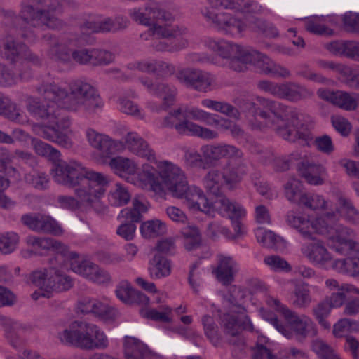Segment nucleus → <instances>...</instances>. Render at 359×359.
Instances as JSON below:
<instances>
[{"mask_svg": "<svg viewBox=\"0 0 359 359\" xmlns=\"http://www.w3.org/2000/svg\"><path fill=\"white\" fill-rule=\"evenodd\" d=\"M236 104L245 113L248 126L253 130L273 128L285 140H299L306 145L313 139L307 128H298L301 114L295 107L261 96L256 97V102L240 99Z\"/></svg>", "mask_w": 359, "mask_h": 359, "instance_id": "nucleus-1", "label": "nucleus"}, {"mask_svg": "<svg viewBox=\"0 0 359 359\" xmlns=\"http://www.w3.org/2000/svg\"><path fill=\"white\" fill-rule=\"evenodd\" d=\"M200 151L203 154V169L215 165L222 158L229 161L224 165L210 168L203 176L202 184L205 190L219 196L224 188L233 190L241 183L247 173V168L243 161V153L234 145L225 143L202 145Z\"/></svg>", "mask_w": 359, "mask_h": 359, "instance_id": "nucleus-2", "label": "nucleus"}, {"mask_svg": "<svg viewBox=\"0 0 359 359\" xmlns=\"http://www.w3.org/2000/svg\"><path fill=\"white\" fill-rule=\"evenodd\" d=\"M56 182L74 189L78 199L69 196H59L57 202L62 208L76 210L80 205H92L106 191L108 180L101 172L86 170L76 161L60 162L54 169Z\"/></svg>", "mask_w": 359, "mask_h": 359, "instance_id": "nucleus-3", "label": "nucleus"}, {"mask_svg": "<svg viewBox=\"0 0 359 359\" xmlns=\"http://www.w3.org/2000/svg\"><path fill=\"white\" fill-rule=\"evenodd\" d=\"M339 218L337 213L327 212L310 220L306 217L290 211L287 214L286 222L306 239H313L314 233L326 236L330 248L338 254L358 252L359 243L353 239L355 232L339 223Z\"/></svg>", "mask_w": 359, "mask_h": 359, "instance_id": "nucleus-4", "label": "nucleus"}, {"mask_svg": "<svg viewBox=\"0 0 359 359\" xmlns=\"http://www.w3.org/2000/svg\"><path fill=\"white\" fill-rule=\"evenodd\" d=\"M37 91L51 104L69 111H76L83 107L88 114H93L103 106L95 88L81 80L70 83L69 93L55 83H43Z\"/></svg>", "mask_w": 359, "mask_h": 359, "instance_id": "nucleus-5", "label": "nucleus"}, {"mask_svg": "<svg viewBox=\"0 0 359 359\" xmlns=\"http://www.w3.org/2000/svg\"><path fill=\"white\" fill-rule=\"evenodd\" d=\"M27 108L34 116L48 120L47 124L41 126L38 129V134L41 137L64 148L72 147V140L67 133L70 120L67 116L62 114L61 109H55L54 104L32 97L27 100Z\"/></svg>", "mask_w": 359, "mask_h": 359, "instance_id": "nucleus-6", "label": "nucleus"}, {"mask_svg": "<svg viewBox=\"0 0 359 359\" xmlns=\"http://www.w3.org/2000/svg\"><path fill=\"white\" fill-rule=\"evenodd\" d=\"M60 8L58 0H25L20 4V33L17 37L25 40H33L34 34L28 27L46 25L51 29L61 26L62 22L55 16V13Z\"/></svg>", "mask_w": 359, "mask_h": 359, "instance_id": "nucleus-7", "label": "nucleus"}, {"mask_svg": "<svg viewBox=\"0 0 359 359\" xmlns=\"http://www.w3.org/2000/svg\"><path fill=\"white\" fill-rule=\"evenodd\" d=\"M266 303L283 316L286 324L282 323L273 314L264 316V318L287 339L295 338L302 341L306 337H312L317 334L315 324L309 316L298 315L286 305L283 304L278 299L271 297L266 299Z\"/></svg>", "mask_w": 359, "mask_h": 359, "instance_id": "nucleus-8", "label": "nucleus"}, {"mask_svg": "<svg viewBox=\"0 0 359 359\" xmlns=\"http://www.w3.org/2000/svg\"><path fill=\"white\" fill-rule=\"evenodd\" d=\"M221 326L228 337L229 343L233 346V355L238 358L245 353V342L241 334V329L253 331V325L246 315L237 316L234 314L225 313L221 317Z\"/></svg>", "mask_w": 359, "mask_h": 359, "instance_id": "nucleus-9", "label": "nucleus"}, {"mask_svg": "<svg viewBox=\"0 0 359 359\" xmlns=\"http://www.w3.org/2000/svg\"><path fill=\"white\" fill-rule=\"evenodd\" d=\"M201 13L213 29L225 35L238 36L248 28V24L243 18L229 12L217 13L205 7Z\"/></svg>", "mask_w": 359, "mask_h": 359, "instance_id": "nucleus-10", "label": "nucleus"}, {"mask_svg": "<svg viewBox=\"0 0 359 359\" xmlns=\"http://www.w3.org/2000/svg\"><path fill=\"white\" fill-rule=\"evenodd\" d=\"M205 44L208 48L226 60L230 69L235 72H243V60L248 47L225 39L216 40L212 38L206 39Z\"/></svg>", "mask_w": 359, "mask_h": 359, "instance_id": "nucleus-11", "label": "nucleus"}, {"mask_svg": "<svg viewBox=\"0 0 359 359\" xmlns=\"http://www.w3.org/2000/svg\"><path fill=\"white\" fill-rule=\"evenodd\" d=\"M2 57L11 64L18 65L25 71L30 70L28 63L39 65L40 60L32 53L27 45L8 35L3 41Z\"/></svg>", "mask_w": 359, "mask_h": 359, "instance_id": "nucleus-12", "label": "nucleus"}, {"mask_svg": "<svg viewBox=\"0 0 359 359\" xmlns=\"http://www.w3.org/2000/svg\"><path fill=\"white\" fill-rule=\"evenodd\" d=\"M171 195L174 198L183 200L184 205L191 210L201 211L208 215H212L211 203L203 191L196 185H190L188 178Z\"/></svg>", "mask_w": 359, "mask_h": 359, "instance_id": "nucleus-13", "label": "nucleus"}, {"mask_svg": "<svg viewBox=\"0 0 359 359\" xmlns=\"http://www.w3.org/2000/svg\"><path fill=\"white\" fill-rule=\"evenodd\" d=\"M181 114V109L169 113L164 118L162 126L165 128L175 127L180 134L196 136L204 140H213L218 137V133L216 131L201 126L189 120L178 122Z\"/></svg>", "mask_w": 359, "mask_h": 359, "instance_id": "nucleus-14", "label": "nucleus"}, {"mask_svg": "<svg viewBox=\"0 0 359 359\" xmlns=\"http://www.w3.org/2000/svg\"><path fill=\"white\" fill-rule=\"evenodd\" d=\"M177 78L187 88L200 93L210 92L216 86L215 76L209 72L199 69H183L177 73Z\"/></svg>", "mask_w": 359, "mask_h": 359, "instance_id": "nucleus-15", "label": "nucleus"}, {"mask_svg": "<svg viewBox=\"0 0 359 359\" xmlns=\"http://www.w3.org/2000/svg\"><path fill=\"white\" fill-rule=\"evenodd\" d=\"M92 325L93 323L86 321L75 320L58 334V338L64 344L89 351Z\"/></svg>", "mask_w": 359, "mask_h": 359, "instance_id": "nucleus-16", "label": "nucleus"}, {"mask_svg": "<svg viewBox=\"0 0 359 359\" xmlns=\"http://www.w3.org/2000/svg\"><path fill=\"white\" fill-rule=\"evenodd\" d=\"M187 179L186 172L178 165L168 161H158V191H167L172 194Z\"/></svg>", "mask_w": 359, "mask_h": 359, "instance_id": "nucleus-17", "label": "nucleus"}, {"mask_svg": "<svg viewBox=\"0 0 359 359\" xmlns=\"http://www.w3.org/2000/svg\"><path fill=\"white\" fill-rule=\"evenodd\" d=\"M20 221L29 229L41 233L50 234L55 236H61L63 229L58 222L52 217L41 213H29L23 215Z\"/></svg>", "mask_w": 359, "mask_h": 359, "instance_id": "nucleus-18", "label": "nucleus"}, {"mask_svg": "<svg viewBox=\"0 0 359 359\" xmlns=\"http://www.w3.org/2000/svg\"><path fill=\"white\" fill-rule=\"evenodd\" d=\"M78 310L83 314L92 313L103 321H113L118 316V311L95 299L83 297L77 305Z\"/></svg>", "mask_w": 359, "mask_h": 359, "instance_id": "nucleus-19", "label": "nucleus"}, {"mask_svg": "<svg viewBox=\"0 0 359 359\" xmlns=\"http://www.w3.org/2000/svg\"><path fill=\"white\" fill-rule=\"evenodd\" d=\"M175 18L168 11L158 8V36H166L176 39H188L190 33L184 25L173 24Z\"/></svg>", "mask_w": 359, "mask_h": 359, "instance_id": "nucleus-20", "label": "nucleus"}, {"mask_svg": "<svg viewBox=\"0 0 359 359\" xmlns=\"http://www.w3.org/2000/svg\"><path fill=\"white\" fill-rule=\"evenodd\" d=\"M123 145L133 154L156 163V153L149 144L137 133L129 132L123 137Z\"/></svg>", "mask_w": 359, "mask_h": 359, "instance_id": "nucleus-21", "label": "nucleus"}, {"mask_svg": "<svg viewBox=\"0 0 359 359\" xmlns=\"http://www.w3.org/2000/svg\"><path fill=\"white\" fill-rule=\"evenodd\" d=\"M212 215L217 212L222 217H226L231 221L238 220L246 215L245 209L238 203L231 201L224 196H219L211 203Z\"/></svg>", "mask_w": 359, "mask_h": 359, "instance_id": "nucleus-22", "label": "nucleus"}, {"mask_svg": "<svg viewBox=\"0 0 359 359\" xmlns=\"http://www.w3.org/2000/svg\"><path fill=\"white\" fill-rule=\"evenodd\" d=\"M118 299L126 304H136L144 308L148 306L149 298L140 290H135L128 280L121 281L115 290Z\"/></svg>", "mask_w": 359, "mask_h": 359, "instance_id": "nucleus-23", "label": "nucleus"}, {"mask_svg": "<svg viewBox=\"0 0 359 359\" xmlns=\"http://www.w3.org/2000/svg\"><path fill=\"white\" fill-rule=\"evenodd\" d=\"M86 135L89 144L103 158H110L116 151V143L108 135L100 133L91 128L86 129Z\"/></svg>", "mask_w": 359, "mask_h": 359, "instance_id": "nucleus-24", "label": "nucleus"}, {"mask_svg": "<svg viewBox=\"0 0 359 359\" xmlns=\"http://www.w3.org/2000/svg\"><path fill=\"white\" fill-rule=\"evenodd\" d=\"M303 255L315 265L324 266L332 259V256L320 240L305 243L302 245Z\"/></svg>", "mask_w": 359, "mask_h": 359, "instance_id": "nucleus-25", "label": "nucleus"}, {"mask_svg": "<svg viewBox=\"0 0 359 359\" xmlns=\"http://www.w3.org/2000/svg\"><path fill=\"white\" fill-rule=\"evenodd\" d=\"M313 95V91L305 86L294 81H287L280 83L277 98L286 100L292 102H297L309 99Z\"/></svg>", "mask_w": 359, "mask_h": 359, "instance_id": "nucleus-26", "label": "nucleus"}, {"mask_svg": "<svg viewBox=\"0 0 359 359\" xmlns=\"http://www.w3.org/2000/svg\"><path fill=\"white\" fill-rule=\"evenodd\" d=\"M239 271V265L231 257L218 256V265L215 270L217 280L224 285H229L234 281V277Z\"/></svg>", "mask_w": 359, "mask_h": 359, "instance_id": "nucleus-27", "label": "nucleus"}, {"mask_svg": "<svg viewBox=\"0 0 359 359\" xmlns=\"http://www.w3.org/2000/svg\"><path fill=\"white\" fill-rule=\"evenodd\" d=\"M243 63V72L247 69L248 65H252L260 73L270 75L275 62L266 55L248 47Z\"/></svg>", "mask_w": 359, "mask_h": 359, "instance_id": "nucleus-28", "label": "nucleus"}, {"mask_svg": "<svg viewBox=\"0 0 359 359\" xmlns=\"http://www.w3.org/2000/svg\"><path fill=\"white\" fill-rule=\"evenodd\" d=\"M108 164L111 170L128 182H135V174L137 170V164L130 158L123 156L109 158Z\"/></svg>", "mask_w": 359, "mask_h": 359, "instance_id": "nucleus-29", "label": "nucleus"}, {"mask_svg": "<svg viewBox=\"0 0 359 359\" xmlns=\"http://www.w3.org/2000/svg\"><path fill=\"white\" fill-rule=\"evenodd\" d=\"M301 176L310 184L321 185L327 175L326 168L320 165L309 161H303L298 165Z\"/></svg>", "mask_w": 359, "mask_h": 359, "instance_id": "nucleus-30", "label": "nucleus"}, {"mask_svg": "<svg viewBox=\"0 0 359 359\" xmlns=\"http://www.w3.org/2000/svg\"><path fill=\"white\" fill-rule=\"evenodd\" d=\"M156 13V8L151 7H146L145 12L144 13L137 9H133L130 11V15L133 20L149 27L148 29L140 35L143 40L150 39L157 32Z\"/></svg>", "mask_w": 359, "mask_h": 359, "instance_id": "nucleus-31", "label": "nucleus"}, {"mask_svg": "<svg viewBox=\"0 0 359 359\" xmlns=\"http://www.w3.org/2000/svg\"><path fill=\"white\" fill-rule=\"evenodd\" d=\"M0 320L8 343L15 349L20 348L24 343L22 334L25 331V327L21 323L6 317H1Z\"/></svg>", "mask_w": 359, "mask_h": 359, "instance_id": "nucleus-32", "label": "nucleus"}, {"mask_svg": "<svg viewBox=\"0 0 359 359\" xmlns=\"http://www.w3.org/2000/svg\"><path fill=\"white\" fill-rule=\"evenodd\" d=\"M126 359H154L155 353L138 339L126 337L124 339Z\"/></svg>", "mask_w": 359, "mask_h": 359, "instance_id": "nucleus-33", "label": "nucleus"}, {"mask_svg": "<svg viewBox=\"0 0 359 359\" xmlns=\"http://www.w3.org/2000/svg\"><path fill=\"white\" fill-rule=\"evenodd\" d=\"M44 40L48 46V54L55 60L67 62L70 61L72 51L67 46V42L57 37L47 34Z\"/></svg>", "mask_w": 359, "mask_h": 359, "instance_id": "nucleus-34", "label": "nucleus"}, {"mask_svg": "<svg viewBox=\"0 0 359 359\" xmlns=\"http://www.w3.org/2000/svg\"><path fill=\"white\" fill-rule=\"evenodd\" d=\"M294 284V290L290 295V304L297 309H306L312 302V297L309 285L304 282L291 281Z\"/></svg>", "mask_w": 359, "mask_h": 359, "instance_id": "nucleus-35", "label": "nucleus"}, {"mask_svg": "<svg viewBox=\"0 0 359 359\" xmlns=\"http://www.w3.org/2000/svg\"><path fill=\"white\" fill-rule=\"evenodd\" d=\"M72 287V280L69 276L57 268L53 266L48 269V288H49L51 292L66 291Z\"/></svg>", "mask_w": 359, "mask_h": 359, "instance_id": "nucleus-36", "label": "nucleus"}, {"mask_svg": "<svg viewBox=\"0 0 359 359\" xmlns=\"http://www.w3.org/2000/svg\"><path fill=\"white\" fill-rule=\"evenodd\" d=\"M157 170L149 163L142 165V171L135 177V184L144 189L151 190L154 192L157 190Z\"/></svg>", "mask_w": 359, "mask_h": 359, "instance_id": "nucleus-37", "label": "nucleus"}, {"mask_svg": "<svg viewBox=\"0 0 359 359\" xmlns=\"http://www.w3.org/2000/svg\"><path fill=\"white\" fill-rule=\"evenodd\" d=\"M32 77L30 70L25 71L22 69H16L14 72L4 65L0 63V85L11 86L15 84L18 81H27Z\"/></svg>", "mask_w": 359, "mask_h": 359, "instance_id": "nucleus-38", "label": "nucleus"}, {"mask_svg": "<svg viewBox=\"0 0 359 359\" xmlns=\"http://www.w3.org/2000/svg\"><path fill=\"white\" fill-rule=\"evenodd\" d=\"M354 253L356 252L346 255L348 256L346 258L335 260L332 264V268L341 273H346L353 277L359 276V257L351 256Z\"/></svg>", "mask_w": 359, "mask_h": 359, "instance_id": "nucleus-39", "label": "nucleus"}, {"mask_svg": "<svg viewBox=\"0 0 359 359\" xmlns=\"http://www.w3.org/2000/svg\"><path fill=\"white\" fill-rule=\"evenodd\" d=\"M147 203H144L139 198L133 199L132 208H126L121 211L120 217L124 218L126 222H140L142 219V213H145L148 210Z\"/></svg>", "mask_w": 359, "mask_h": 359, "instance_id": "nucleus-40", "label": "nucleus"}, {"mask_svg": "<svg viewBox=\"0 0 359 359\" xmlns=\"http://www.w3.org/2000/svg\"><path fill=\"white\" fill-rule=\"evenodd\" d=\"M39 248L53 250L56 252L55 259L64 258L65 260V258H74L76 256V252H70L66 245L52 238H41Z\"/></svg>", "mask_w": 359, "mask_h": 359, "instance_id": "nucleus-41", "label": "nucleus"}, {"mask_svg": "<svg viewBox=\"0 0 359 359\" xmlns=\"http://www.w3.org/2000/svg\"><path fill=\"white\" fill-rule=\"evenodd\" d=\"M201 104L205 108L212 109L236 119H239L241 117L239 110L232 104L226 102L204 99L201 100Z\"/></svg>", "mask_w": 359, "mask_h": 359, "instance_id": "nucleus-42", "label": "nucleus"}, {"mask_svg": "<svg viewBox=\"0 0 359 359\" xmlns=\"http://www.w3.org/2000/svg\"><path fill=\"white\" fill-rule=\"evenodd\" d=\"M177 94V88L172 84L168 82H158L160 108L166 110L172 106L175 102Z\"/></svg>", "mask_w": 359, "mask_h": 359, "instance_id": "nucleus-43", "label": "nucleus"}, {"mask_svg": "<svg viewBox=\"0 0 359 359\" xmlns=\"http://www.w3.org/2000/svg\"><path fill=\"white\" fill-rule=\"evenodd\" d=\"M248 27L252 32L267 38H276L279 35L277 28L272 23L261 18H252L249 21Z\"/></svg>", "mask_w": 359, "mask_h": 359, "instance_id": "nucleus-44", "label": "nucleus"}, {"mask_svg": "<svg viewBox=\"0 0 359 359\" xmlns=\"http://www.w3.org/2000/svg\"><path fill=\"white\" fill-rule=\"evenodd\" d=\"M78 257L79 255L76 253L75 257L65 258L64 262L69 261L70 268L74 272L91 280L97 265L88 260H79Z\"/></svg>", "mask_w": 359, "mask_h": 359, "instance_id": "nucleus-45", "label": "nucleus"}, {"mask_svg": "<svg viewBox=\"0 0 359 359\" xmlns=\"http://www.w3.org/2000/svg\"><path fill=\"white\" fill-rule=\"evenodd\" d=\"M358 94L337 90L335 91L333 104L346 111H354L358 107Z\"/></svg>", "mask_w": 359, "mask_h": 359, "instance_id": "nucleus-46", "label": "nucleus"}, {"mask_svg": "<svg viewBox=\"0 0 359 359\" xmlns=\"http://www.w3.org/2000/svg\"><path fill=\"white\" fill-rule=\"evenodd\" d=\"M184 245L186 250L191 251L198 248L201 244V234L195 225H188L182 229Z\"/></svg>", "mask_w": 359, "mask_h": 359, "instance_id": "nucleus-47", "label": "nucleus"}, {"mask_svg": "<svg viewBox=\"0 0 359 359\" xmlns=\"http://www.w3.org/2000/svg\"><path fill=\"white\" fill-rule=\"evenodd\" d=\"M127 18L117 15L115 18H105L100 20V32L116 33L124 30L128 25Z\"/></svg>", "mask_w": 359, "mask_h": 359, "instance_id": "nucleus-48", "label": "nucleus"}, {"mask_svg": "<svg viewBox=\"0 0 359 359\" xmlns=\"http://www.w3.org/2000/svg\"><path fill=\"white\" fill-rule=\"evenodd\" d=\"M32 144L34 149L36 153L41 156L49 157L53 161H55L54 168L52 170L54 172L55 165L60 162H65L64 161L60 160V152L52 147L50 144L42 142L38 139H33Z\"/></svg>", "mask_w": 359, "mask_h": 359, "instance_id": "nucleus-49", "label": "nucleus"}, {"mask_svg": "<svg viewBox=\"0 0 359 359\" xmlns=\"http://www.w3.org/2000/svg\"><path fill=\"white\" fill-rule=\"evenodd\" d=\"M359 330V323L349 318H344L339 320L333 326L332 333L337 338L349 336L348 334Z\"/></svg>", "mask_w": 359, "mask_h": 359, "instance_id": "nucleus-50", "label": "nucleus"}, {"mask_svg": "<svg viewBox=\"0 0 359 359\" xmlns=\"http://www.w3.org/2000/svg\"><path fill=\"white\" fill-rule=\"evenodd\" d=\"M130 197L127 187L117 182L110 191L109 201L111 205L121 206L127 204L130 200Z\"/></svg>", "mask_w": 359, "mask_h": 359, "instance_id": "nucleus-51", "label": "nucleus"}, {"mask_svg": "<svg viewBox=\"0 0 359 359\" xmlns=\"http://www.w3.org/2000/svg\"><path fill=\"white\" fill-rule=\"evenodd\" d=\"M299 204L313 210L328 208V202L322 196L312 193L301 195Z\"/></svg>", "mask_w": 359, "mask_h": 359, "instance_id": "nucleus-52", "label": "nucleus"}, {"mask_svg": "<svg viewBox=\"0 0 359 359\" xmlns=\"http://www.w3.org/2000/svg\"><path fill=\"white\" fill-rule=\"evenodd\" d=\"M89 343V351L104 350L109 346V340L104 332L95 324L93 323Z\"/></svg>", "mask_w": 359, "mask_h": 359, "instance_id": "nucleus-53", "label": "nucleus"}, {"mask_svg": "<svg viewBox=\"0 0 359 359\" xmlns=\"http://www.w3.org/2000/svg\"><path fill=\"white\" fill-rule=\"evenodd\" d=\"M188 44V39H176L166 36L158 37V51H179L185 48Z\"/></svg>", "mask_w": 359, "mask_h": 359, "instance_id": "nucleus-54", "label": "nucleus"}, {"mask_svg": "<svg viewBox=\"0 0 359 359\" xmlns=\"http://www.w3.org/2000/svg\"><path fill=\"white\" fill-rule=\"evenodd\" d=\"M332 309L325 299L317 304L313 309V316L324 329H329L330 327V323L326 318L330 315Z\"/></svg>", "mask_w": 359, "mask_h": 359, "instance_id": "nucleus-55", "label": "nucleus"}, {"mask_svg": "<svg viewBox=\"0 0 359 359\" xmlns=\"http://www.w3.org/2000/svg\"><path fill=\"white\" fill-rule=\"evenodd\" d=\"M311 348L320 359H341L336 351L321 339L313 340Z\"/></svg>", "mask_w": 359, "mask_h": 359, "instance_id": "nucleus-56", "label": "nucleus"}, {"mask_svg": "<svg viewBox=\"0 0 359 359\" xmlns=\"http://www.w3.org/2000/svg\"><path fill=\"white\" fill-rule=\"evenodd\" d=\"M337 202L347 220L354 224L359 222V211L354 207L349 198L344 195H340L337 198Z\"/></svg>", "mask_w": 359, "mask_h": 359, "instance_id": "nucleus-57", "label": "nucleus"}, {"mask_svg": "<svg viewBox=\"0 0 359 359\" xmlns=\"http://www.w3.org/2000/svg\"><path fill=\"white\" fill-rule=\"evenodd\" d=\"M296 75L318 83H325L328 81V79L322 74L313 71L307 64H300L297 66Z\"/></svg>", "mask_w": 359, "mask_h": 359, "instance_id": "nucleus-58", "label": "nucleus"}, {"mask_svg": "<svg viewBox=\"0 0 359 359\" xmlns=\"http://www.w3.org/2000/svg\"><path fill=\"white\" fill-rule=\"evenodd\" d=\"M19 236L16 233H0V252L7 255L13 252L18 243Z\"/></svg>", "mask_w": 359, "mask_h": 359, "instance_id": "nucleus-59", "label": "nucleus"}, {"mask_svg": "<svg viewBox=\"0 0 359 359\" xmlns=\"http://www.w3.org/2000/svg\"><path fill=\"white\" fill-rule=\"evenodd\" d=\"M317 65L321 69L331 70L339 74L341 76L344 83L351 70V67L344 64L330 60H320L317 61Z\"/></svg>", "mask_w": 359, "mask_h": 359, "instance_id": "nucleus-60", "label": "nucleus"}, {"mask_svg": "<svg viewBox=\"0 0 359 359\" xmlns=\"http://www.w3.org/2000/svg\"><path fill=\"white\" fill-rule=\"evenodd\" d=\"M255 233L257 241L266 248H274L280 239L273 231L261 227L256 229Z\"/></svg>", "mask_w": 359, "mask_h": 359, "instance_id": "nucleus-61", "label": "nucleus"}, {"mask_svg": "<svg viewBox=\"0 0 359 359\" xmlns=\"http://www.w3.org/2000/svg\"><path fill=\"white\" fill-rule=\"evenodd\" d=\"M25 181L39 190H44L48 187L49 178L44 172L33 171L27 174Z\"/></svg>", "mask_w": 359, "mask_h": 359, "instance_id": "nucleus-62", "label": "nucleus"}, {"mask_svg": "<svg viewBox=\"0 0 359 359\" xmlns=\"http://www.w3.org/2000/svg\"><path fill=\"white\" fill-rule=\"evenodd\" d=\"M90 65L93 66L107 65L113 62L114 55L112 53L102 49H91Z\"/></svg>", "mask_w": 359, "mask_h": 359, "instance_id": "nucleus-63", "label": "nucleus"}, {"mask_svg": "<svg viewBox=\"0 0 359 359\" xmlns=\"http://www.w3.org/2000/svg\"><path fill=\"white\" fill-rule=\"evenodd\" d=\"M184 165L187 168L194 169L204 165L203 154L195 149H187L183 156Z\"/></svg>", "mask_w": 359, "mask_h": 359, "instance_id": "nucleus-64", "label": "nucleus"}]
</instances>
